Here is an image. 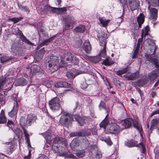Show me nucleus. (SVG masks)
<instances>
[{
	"label": "nucleus",
	"mask_w": 159,
	"mask_h": 159,
	"mask_svg": "<svg viewBox=\"0 0 159 159\" xmlns=\"http://www.w3.org/2000/svg\"><path fill=\"white\" fill-rule=\"evenodd\" d=\"M23 129L24 133L25 134V139L26 140V142L28 144V146H31L30 140L29 139V134H28L27 131L26 129L24 128V126H21Z\"/></svg>",
	"instance_id": "obj_27"
},
{
	"label": "nucleus",
	"mask_w": 159,
	"mask_h": 159,
	"mask_svg": "<svg viewBox=\"0 0 159 159\" xmlns=\"http://www.w3.org/2000/svg\"><path fill=\"white\" fill-rule=\"evenodd\" d=\"M107 127L109 132L113 134L118 133L121 130L119 128V126L115 123H112L111 125H108Z\"/></svg>",
	"instance_id": "obj_12"
},
{
	"label": "nucleus",
	"mask_w": 159,
	"mask_h": 159,
	"mask_svg": "<svg viewBox=\"0 0 159 159\" xmlns=\"http://www.w3.org/2000/svg\"><path fill=\"white\" fill-rule=\"evenodd\" d=\"M76 155L79 157H83L84 154V153L83 151L82 152H78L76 153Z\"/></svg>",
	"instance_id": "obj_53"
},
{
	"label": "nucleus",
	"mask_w": 159,
	"mask_h": 159,
	"mask_svg": "<svg viewBox=\"0 0 159 159\" xmlns=\"http://www.w3.org/2000/svg\"><path fill=\"white\" fill-rule=\"evenodd\" d=\"M74 118L78 122L79 125L80 126H82L83 125L84 123V120L82 118L80 117L78 115H75Z\"/></svg>",
	"instance_id": "obj_32"
},
{
	"label": "nucleus",
	"mask_w": 159,
	"mask_h": 159,
	"mask_svg": "<svg viewBox=\"0 0 159 159\" xmlns=\"http://www.w3.org/2000/svg\"><path fill=\"white\" fill-rule=\"evenodd\" d=\"M23 19V18L22 17H14L10 19V20L11 21L14 22V23H16L19 21Z\"/></svg>",
	"instance_id": "obj_47"
},
{
	"label": "nucleus",
	"mask_w": 159,
	"mask_h": 159,
	"mask_svg": "<svg viewBox=\"0 0 159 159\" xmlns=\"http://www.w3.org/2000/svg\"><path fill=\"white\" fill-rule=\"evenodd\" d=\"M54 151L56 153H59L61 155H63L65 152V148L62 146H59V147L54 146L53 148Z\"/></svg>",
	"instance_id": "obj_19"
},
{
	"label": "nucleus",
	"mask_w": 159,
	"mask_h": 159,
	"mask_svg": "<svg viewBox=\"0 0 159 159\" xmlns=\"http://www.w3.org/2000/svg\"><path fill=\"white\" fill-rule=\"evenodd\" d=\"M120 2L123 4H125L127 1V0H119Z\"/></svg>",
	"instance_id": "obj_63"
},
{
	"label": "nucleus",
	"mask_w": 159,
	"mask_h": 159,
	"mask_svg": "<svg viewBox=\"0 0 159 159\" xmlns=\"http://www.w3.org/2000/svg\"><path fill=\"white\" fill-rule=\"evenodd\" d=\"M14 132L16 134V136L18 137V138L20 139L21 138L22 135V132L21 130L18 128H16L14 129L13 130Z\"/></svg>",
	"instance_id": "obj_35"
},
{
	"label": "nucleus",
	"mask_w": 159,
	"mask_h": 159,
	"mask_svg": "<svg viewBox=\"0 0 159 159\" xmlns=\"http://www.w3.org/2000/svg\"><path fill=\"white\" fill-rule=\"evenodd\" d=\"M71 137H74L75 136H80V132H72L70 134Z\"/></svg>",
	"instance_id": "obj_54"
},
{
	"label": "nucleus",
	"mask_w": 159,
	"mask_h": 159,
	"mask_svg": "<svg viewBox=\"0 0 159 159\" xmlns=\"http://www.w3.org/2000/svg\"><path fill=\"white\" fill-rule=\"evenodd\" d=\"M11 78H7L6 76H2L0 77V90H2L5 85L7 83L9 84L8 81L9 80L10 81Z\"/></svg>",
	"instance_id": "obj_17"
},
{
	"label": "nucleus",
	"mask_w": 159,
	"mask_h": 159,
	"mask_svg": "<svg viewBox=\"0 0 159 159\" xmlns=\"http://www.w3.org/2000/svg\"><path fill=\"white\" fill-rule=\"evenodd\" d=\"M64 59L66 61L67 63L76 65L79 63V61L78 58L69 52H67L65 53Z\"/></svg>",
	"instance_id": "obj_6"
},
{
	"label": "nucleus",
	"mask_w": 159,
	"mask_h": 159,
	"mask_svg": "<svg viewBox=\"0 0 159 159\" xmlns=\"http://www.w3.org/2000/svg\"><path fill=\"white\" fill-rule=\"evenodd\" d=\"M18 6L19 8L21 10L26 11L27 12H29L30 10L27 7L19 4H18Z\"/></svg>",
	"instance_id": "obj_45"
},
{
	"label": "nucleus",
	"mask_w": 159,
	"mask_h": 159,
	"mask_svg": "<svg viewBox=\"0 0 159 159\" xmlns=\"http://www.w3.org/2000/svg\"><path fill=\"white\" fill-rule=\"evenodd\" d=\"M66 9L65 7L61 8H55L54 13L60 14L66 12Z\"/></svg>",
	"instance_id": "obj_37"
},
{
	"label": "nucleus",
	"mask_w": 159,
	"mask_h": 159,
	"mask_svg": "<svg viewBox=\"0 0 159 159\" xmlns=\"http://www.w3.org/2000/svg\"><path fill=\"white\" fill-rule=\"evenodd\" d=\"M158 77L157 72L156 70H154L151 72L148 75V77L151 82L155 80Z\"/></svg>",
	"instance_id": "obj_23"
},
{
	"label": "nucleus",
	"mask_w": 159,
	"mask_h": 159,
	"mask_svg": "<svg viewBox=\"0 0 159 159\" xmlns=\"http://www.w3.org/2000/svg\"><path fill=\"white\" fill-rule=\"evenodd\" d=\"M38 159H48V157L44 155H42L39 157Z\"/></svg>",
	"instance_id": "obj_59"
},
{
	"label": "nucleus",
	"mask_w": 159,
	"mask_h": 159,
	"mask_svg": "<svg viewBox=\"0 0 159 159\" xmlns=\"http://www.w3.org/2000/svg\"><path fill=\"white\" fill-rule=\"evenodd\" d=\"M7 119L5 116V112L2 110L0 114V124H4L7 122Z\"/></svg>",
	"instance_id": "obj_29"
},
{
	"label": "nucleus",
	"mask_w": 159,
	"mask_h": 159,
	"mask_svg": "<svg viewBox=\"0 0 159 159\" xmlns=\"http://www.w3.org/2000/svg\"><path fill=\"white\" fill-rule=\"evenodd\" d=\"M67 157H69V158H73L75 157L72 154H70L69 155H67Z\"/></svg>",
	"instance_id": "obj_62"
},
{
	"label": "nucleus",
	"mask_w": 159,
	"mask_h": 159,
	"mask_svg": "<svg viewBox=\"0 0 159 159\" xmlns=\"http://www.w3.org/2000/svg\"><path fill=\"white\" fill-rule=\"evenodd\" d=\"M91 129L81 130L80 132V136H88L91 134Z\"/></svg>",
	"instance_id": "obj_25"
},
{
	"label": "nucleus",
	"mask_w": 159,
	"mask_h": 159,
	"mask_svg": "<svg viewBox=\"0 0 159 159\" xmlns=\"http://www.w3.org/2000/svg\"><path fill=\"white\" fill-rule=\"evenodd\" d=\"M151 18L154 20H156L157 17V10L155 8H152L150 10Z\"/></svg>",
	"instance_id": "obj_21"
},
{
	"label": "nucleus",
	"mask_w": 159,
	"mask_h": 159,
	"mask_svg": "<svg viewBox=\"0 0 159 159\" xmlns=\"http://www.w3.org/2000/svg\"><path fill=\"white\" fill-rule=\"evenodd\" d=\"M82 145H83L85 148H87V147L89 146V144H90L89 142V141L86 138H84L82 140L81 142Z\"/></svg>",
	"instance_id": "obj_40"
},
{
	"label": "nucleus",
	"mask_w": 159,
	"mask_h": 159,
	"mask_svg": "<svg viewBox=\"0 0 159 159\" xmlns=\"http://www.w3.org/2000/svg\"><path fill=\"white\" fill-rule=\"evenodd\" d=\"M55 86L56 87H70V84L65 82H59L55 84Z\"/></svg>",
	"instance_id": "obj_24"
},
{
	"label": "nucleus",
	"mask_w": 159,
	"mask_h": 159,
	"mask_svg": "<svg viewBox=\"0 0 159 159\" xmlns=\"http://www.w3.org/2000/svg\"><path fill=\"white\" fill-rule=\"evenodd\" d=\"M159 123V120L157 118H154L151 120V122L150 129L153 127L156 126Z\"/></svg>",
	"instance_id": "obj_39"
},
{
	"label": "nucleus",
	"mask_w": 159,
	"mask_h": 159,
	"mask_svg": "<svg viewBox=\"0 0 159 159\" xmlns=\"http://www.w3.org/2000/svg\"><path fill=\"white\" fill-rule=\"evenodd\" d=\"M157 114H159V109L153 112L151 114V117H152L153 115Z\"/></svg>",
	"instance_id": "obj_56"
},
{
	"label": "nucleus",
	"mask_w": 159,
	"mask_h": 159,
	"mask_svg": "<svg viewBox=\"0 0 159 159\" xmlns=\"http://www.w3.org/2000/svg\"><path fill=\"white\" fill-rule=\"evenodd\" d=\"M31 72L32 74H40L43 72L42 69L38 65H34L31 67Z\"/></svg>",
	"instance_id": "obj_14"
},
{
	"label": "nucleus",
	"mask_w": 159,
	"mask_h": 159,
	"mask_svg": "<svg viewBox=\"0 0 159 159\" xmlns=\"http://www.w3.org/2000/svg\"><path fill=\"white\" fill-rule=\"evenodd\" d=\"M88 86V84L86 83L85 80H83L82 82L81 83L80 87L82 89H85L87 88Z\"/></svg>",
	"instance_id": "obj_51"
},
{
	"label": "nucleus",
	"mask_w": 159,
	"mask_h": 159,
	"mask_svg": "<svg viewBox=\"0 0 159 159\" xmlns=\"http://www.w3.org/2000/svg\"><path fill=\"white\" fill-rule=\"evenodd\" d=\"M138 56V53L134 52L133 55L132 57L133 58H136Z\"/></svg>",
	"instance_id": "obj_61"
},
{
	"label": "nucleus",
	"mask_w": 159,
	"mask_h": 159,
	"mask_svg": "<svg viewBox=\"0 0 159 159\" xmlns=\"http://www.w3.org/2000/svg\"><path fill=\"white\" fill-rule=\"evenodd\" d=\"M121 125L123 126L121 130L124 129L128 128L130 127L132 125L134 127L136 128L139 132H141L142 129L141 125L139 123L138 119L133 120L130 118H128L122 120L120 123Z\"/></svg>",
	"instance_id": "obj_2"
},
{
	"label": "nucleus",
	"mask_w": 159,
	"mask_h": 159,
	"mask_svg": "<svg viewBox=\"0 0 159 159\" xmlns=\"http://www.w3.org/2000/svg\"><path fill=\"white\" fill-rule=\"evenodd\" d=\"M18 111V103L17 101H15L12 110L8 113L10 117H13L17 114Z\"/></svg>",
	"instance_id": "obj_16"
},
{
	"label": "nucleus",
	"mask_w": 159,
	"mask_h": 159,
	"mask_svg": "<svg viewBox=\"0 0 159 159\" xmlns=\"http://www.w3.org/2000/svg\"><path fill=\"white\" fill-rule=\"evenodd\" d=\"M18 85L19 86H24L26 85L27 83L26 80L23 78L19 79L18 80Z\"/></svg>",
	"instance_id": "obj_42"
},
{
	"label": "nucleus",
	"mask_w": 159,
	"mask_h": 159,
	"mask_svg": "<svg viewBox=\"0 0 159 159\" xmlns=\"http://www.w3.org/2000/svg\"><path fill=\"white\" fill-rule=\"evenodd\" d=\"M11 52L16 55L20 56L22 53V48L21 45L17 43L12 44L11 46Z\"/></svg>",
	"instance_id": "obj_11"
},
{
	"label": "nucleus",
	"mask_w": 159,
	"mask_h": 159,
	"mask_svg": "<svg viewBox=\"0 0 159 159\" xmlns=\"http://www.w3.org/2000/svg\"><path fill=\"white\" fill-rule=\"evenodd\" d=\"M146 58L150 62H152L153 61V59L152 56L149 54L146 55Z\"/></svg>",
	"instance_id": "obj_52"
},
{
	"label": "nucleus",
	"mask_w": 159,
	"mask_h": 159,
	"mask_svg": "<svg viewBox=\"0 0 159 159\" xmlns=\"http://www.w3.org/2000/svg\"><path fill=\"white\" fill-rule=\"evenodd\" d=\"M101 59L100 56L99 55H98L96 56L92 57L91 60L92 61L93 63H96L99 61Z\"/></svg>",
	"instance_id": "obj_43"
},
{
	"label": "nucleus",
	"mask_w": 159,
	"mask_h": 159,
	"mask_svg": "<svg viewBox=\"0 0 159 159\" xmlns=\"http://www.w3.org/2000/svg\"><path fill=\"white\" fill-rule=\"evenodd\" d=\"M13 122L11 120H8L7 122V124L8 125H11L13 124Z\"/></svg>",
	"instance_id": "obj_64"
},
{
	"label": "nucleus",
	"mask_w": 159,
	"mask_h": 159,
	"mask_svg": "<svg viewBox=\"0 0 159 159\" xmlns=\"http://www.w3.org/2000/svg\"><path fill=\"white\" fill-rule=\"evenodd\" d=\"M99 20L100 23L102 25L103 27H106L110 20H107L102 17H99Z\"/></svg>",
	"instance_id": "obj_34"
},
{
	"label": "nucleus",
	"mask_w": 159,
	"mask_h": 159,
	"mask_svg": "<svg viewBox=\"0 0 159 159\" xmlns=\"http://www.w3.org/2000/svg\"><path fill=\"white\" fill-rule=\"evenodd\" d=\"M16 30L17 31L16 32V33L20 36V38L22 41L28 44L31 45H34V43H31L26 38V37L23 35L22 32L18 28H16Z\"/></svg>",
	"instance_id": "obj_13"
},
{
	"label": "nucleus",
	"mask_w": 159,
	"mask_h": 159,
	"mask_svg": "<svg viewBox=\"0 0 159 159\" xmlns=\"http://www.w3.org/2000/svg\"><path fill=\"white\" fill-rule=\"evenodd\" d=\"M99 108L100 110L102 109H106V104L103 101H101L99 105Z\"/></svg>",
	"instance_id": "obj_50"
},
{
	"label": "nucleus",
	"mask_w": 159,
	"mask_h": 159,
	"mask_svg": "<svg viewBox=\"0 0 159 159\" xmlns=\"http://www.w3.org/2000/svg\"><path fill=\"white\" fill-rule=\"evenodd\" d=\"M137 143H138L137 141L132 139L127 142L125 145L129 147H136L141 148L142 150V152L143 153H144L145 150V147L144 145L142 143H140L139 144Z\"/></svg>",
	"instance_id": "obj_10"
},
{
	"label": "nucleus",
	"mask_w": 159,
	"mask_h": 159,
	"mask_svg": "<svg viewBox=\"0 0 159 159\" xmlns=\"http://www.w3.org/2000/svg\"><path fill=\"white\" fill-rule=\"evenodd\" d=\"M144 36V30H142L141 31V38H139L138 40L137 44V47H139L140 45L142 42L143 37Z\"/></svg>",
	"instance_id": "obj_46"
},
{
	"label": "nucleus",
	"mask_w": 159,
	"mask_h": 159,
	"mask_svg": "<svg viewBox=\"0 0 159 159\" xmlns=\"http://www.w3.org/2000/svg\"><path fill=\"white\" fill-rule=\"evenodd\" d=\"M36 119V116L34 114H30L28 115L26 120L24 117H21L20 120V124L21 126L27 127L35 122Z\"/></svg>",
	"instance_id": "obj_5"
},
{
	"label": "nucleus",
	"mask_w": 159,
	"mask_h": 159,
	"mask_svg": "<svg viewBox=\"0 0 159 159\" xmlns=\"http://www.w3.org/2000/svg\"><path fill=\"white\" fill-rule=\"evenodd\" d=\"M159 84V80L155 83V84L154 85L152 88V89L154 90V89Z\"/></svg>",
	"instance_id": "obj_60"
},
{
	"label": "nucleus",
	"mask_w": 159,
	"mask_h": 159,
	"mask_svg": "<svg viewBox=\"0 0 159 159\" xmlns=\"http://www.w3.org/2000/svg\"><path fill=\"white\" fill-rule=\"evenodd\" d=\"M127 68H125L123 69L118 70L116 71V73L117 75L120 76L121 75L127 73Z\"/></svg>",
	"instance_id": "obj_44"
},
{
	"label": "nucleus",
	"mask_w": 159,
	"mask_h": 159,
	"mask_svg": "<svg viewBox=\"0 0 159 159\" xmlns=\"http://www.w3.org/2000/svg\"><path fill=\"white\" fill-rule=\"evenodd\" d=\"M55 36H52L48 39L46 40L42 43H41L39 45V46L42 47L43 45H47L51 41H52L54 38Z\"/></svg>",
	"instance_id": "obj_36"
},
{
	"label": "nucleus",
	"mask_w": 159,
	"mask_h": 159,
	"mask_svg": "<svg viewBox=\"0 0 159 159\" xmlns=\"http://www.w3.org/2000/svg\"><path fill=\"white\" fill-rule=\"evenodd\" d=\"M49 104L50 109L53 111L59 110L61 107L59 99L57 97L54 98L50 101L49 102Z\"/></svg>",
	"instance_id": "obj_9"
},
{
	"label": "nucleus",
	"mask_w": 159,
	"mask_h": 159,
	"mask_svg": "<svg viewBox=\"0 0 159 159\" xmlns=\"http://www.w3.org/2000/svg\"><path fill=\"white\" fill-rule=\"evenodd\" d=\"M54 144H60L65 145L67 143L65 139L60 137H56L52 139Z\"/></svg>",
	"instance_id": "obj_15"
},
{
	"label": "nucleus",
	"mask_w": 159,
	"mask_h": 159,
	"mask_svg": "<svg viewBox=\"0 0 159 159\" xmlns=\"http://www.w3.org/2000/svg\"><path fill=\"white\" fill-rule=\"evenodd\" d=\"M108 115H107L105 119H104L100 124V127H102L104 129H106V128L109 123V120L107 117Z\"/></svg>",
	"instance_id": "obj_31"
},
{
	"label": "nucleus",
	"mask_w": 159,
	"mask_h": 159,
	"mask_svg": "<svg viewBox=\"0 0 159 159\" xmlns=\"http://www.w3.org/2000/svg\"><path fill=\"white\" fill-rule=\"evenodd\" d=\"M47 57L48 58V59H49L48 61V69L52 73L57 70L60 67H64L66 66V63L62 60L61 61L62 64L60 65L58 57L53 54L51 55L50 57H47Z\"/></svg>",
	"instance_id": "obj_1"
},
{
	"label": "nucleus",
	"mask_w": 159,
	"mask_h": 159,
	"mask_svg": "<svg viewBox=\"0 0 159 159\" xmlns=\"http://www.w3.org/2000/svg\"><path fill=\"white\" fill-rule=\"evenodd\" d=\"M85 30V27L84 25H80L76 27L74 30V31L76 32H84Z\"/></svg>",
	"instance_id": "obj_30"
},
{
	"label": "nucleus",
	"mask_w": 159,
	"mask_h": 159,
	"mask_svg": "<svg viewBox=\"0 0 159 159\" xmlns=\"http://www.w3.org/2000/svg\"><path fill=\"white\" fill-rule=\"evenodd\" d=\"M75 22V20L73 17L68 16L66 17L65 25L63 27V31H65L72 29Z\"/></svg>",
	"instance_id": "obj_8"
},
{
	"label": "nucleus",
	"mask_w": 159,
	"mask_h": 159,
	"mask_svg": "<svg viewBox=\"0 0 159 159\" xmlns=\"http://www.w3.org/2000/svg\"><path fill=\"white\" fill-rule=\"evenodd\" d=\"M61 116L59 122L62 125L68 127L74 120L73 115L67 112H64Z\"/></svg>",
	"instance_id": "obj_3"
},
{
	"label": "nucleus",
	"mask_w": 159,
	"mask_h": 159,
	"mask_svg": "<svg viewBox=\"0 0 159 159\" xmlns=\"http://www.w3.org/2000/svg\"><path fill=\"white\" fill-rule=\"evenodd\" d=\"M79 141L77 138L74 139L70 144V146L72 150L75 151L77 150V148L79 146Z\"/></svg>",
	"instance_id": "obj_22"
},
{
	"label": "nucleus",
	"mask_w": 159,
	"mask_h": 159,
	"mask_svg": "<svg viewBox=\"0 0 159 159\" xmlns=\"http://www.w3.org/2000/svg\"><path fill=\"white\" fill-rule=\"evenodd\" d=\"M43 136L46 140V143L49 144L51 142V133L49 131H47L43 134Z\"/></svg>",
	"instance_id": "obj_26"
},
{
	"label": "nucleus",
	"mask_w": 159,
	"mask_h": 159,
	"mask_svg": "<svg viewBox=\"0 0 159 159\" xmlns=\"http://www.w3.org/2000/svg\"><path fill=\"white\" fill-rule=\"evenodd\" d=\"M95 156L96 159H100L102 157V154L99 152H97Z\"/></svg>",
	"instance_id": "obj_55"
},
{
	"label": "nucleus",
	"mask_w": 159,
	"mask_h": 159,
	"mask_svg": "<svg viewBox=\"0 0 159 159\" xmlns=\"http://www.w3.org/2000/svg\"><path fill=\"white\" fill-rule=\"evenodd\" d=\"M55 7H52L49 5H46L44 6V10L46 11H52V12L54 13L55 10Z\"/></svg>",
	"instance_id": "obj_41"
},
{
	"label": "nucleus",
	"mask_w": 159,
	"mask_h": 159,
	"mask_svg": "<svg viewBox=\"0 0 159 159\" xmlns=\"http://www.w3.org/2000/svg\"><path fill=\"white\" fill-rule=\"evenodd\" d=\"M83 48L87 53H89L91 50V47L88 40H86L83 46Z\"/></svg>",
	"instance_id": "obj_20"
},
{
	"label": "nucleus",
	"mask_w": 159,
	"mask_h": 159,
	"mask_svg": "<svg viewBox=\"0 0 159 159\" xmlns=\"http://www.w3.org/2000/svg\"><path fill=\"white\" fill-rule=\"evenodd\" d=\"M5 96L3 94L0 93V102L3 101Z\"/></svg>",
	"instance_id": "obj_57"
},
{
	"label": "nucleus",
	"mask_w": 159,
	"mask_h": 159,
	"mask_svg": "<svg viewBox=\"0 0 159 159\" xmlns=\"http://www.w3.org/2000/svg\"><path fill=\"white\" fill-rule=\"evenodd\" d=\"M144 21V17L143 14H140L137 18V21L138 23L139 27L141 28V25L143 23Z\"/></svg>",
	"instance_id": "obj_28"
},
{
	"label": "nucleus",
	"mask_w": 159,
	"mask_h": 159,
	"mask_svg": "<svg viewBox=\"0 0 159 159\" xmlns=\"http://www.w3.org/2000/svg\"><path fill=\"white\" fill-rule=\"evenodd\" d=\"M75 22V20L73 17L68 16L66 17L65 25L63 27V31H65L72 29Z\"/></svg>",
	"instance_id": "obj_7"
},
{
	"label": "nucleus",
	"mask_w": 159,
	"mask_h": 159,
	"mask_svg": "<svg viewBox=\"0 0 159 159\" xmlns=\"http://www.w3.org/2000/svg\"><path fill=\"white\" fill-rule=\"evenodd\" d=\"M143 30H144V37H145L148 35V32L150 31V29L148 26H146Z\"/></svg>",
	"instance_id": "obj_49"
},
{
	"label": "nucleus",
	"mask_w": 159,
	"mask_h": 159,
	"mask_svg": "<svg viewBox=\"0 0 159 159\" xmlns=\"http://www.w3.org/2000/svg\"><path fill=\"white\" fill-rule=\"evenodd\" d=\"M66 76L70 79H73L76 76L75 73L72 70L67 72L66 74Z\"/></svg>",
	"instance_id": "obj_38"
},
{
	"label": "nucleus",
	"mask_w": 159,
	"mask_h": 159,
	"mask_svg": "<svg viewBox=\"0 0 159 159\" xmlns=\"http://www.w3.org/2000/svg\"><path fill=\"white\" fill-rule=\"evenodd\" d=\"M39 52L41 53V55H43L44 53L45 52V51L44 49V48H43L40 50L39 51Z\"/></svg>",
	"instance_id": "obj_58"
},
{
	"label": "nucleus",
	"mask_w": 159,
	"mask_h": 159,
	"mask_svg": "<svg viewBox=\"0 0 159 159\" xmlns=\"http://www.w3.org/2000/svg\"><path fill=\"white\" fill-rule=\"evenodd\" d=\"M129 3L131 9L132 11L137 9L139 6V2L138 0H132Z\"/></svg>",
	"instance_id": "obj_18"
},
{
	"label": "nucleus",
	"mask_w": 159,
	"mask_h": 159,
	"mask_svg": "<svg viewBox=\"0 0 159 159\" xmlns=\"http://www.w3.org/2000/svg\"><path fill=\"white\" fill-rule=\"evenodd\" d=\"M103 63L106 66H109L113 64V62L112 61H109L108 59H106L103 61Z\"/></svg>",
	"instance_id": "obj_48"
},
{
	"label": "nucleus",
	"mask_w": 159,
	"mask_h": 159,
	"mask_svg": "<svg viewBox=\"0 0 159 159\" xmlns=\"http://www.w3.org/2000/svg\"><path fill=\"white\" fill-rule=\"evenodd\" d=\"M107 34H105L102 33L98 36V38L100 43V45L103 47V49L99 55L103 58H105L106 56V39H107Z\"/></svg>",
	"instance_id": "obj_4"
},
{
	"label": "nucleus",
	"mask_w": 159,
	"mask_h": 159,
	"mask_svg": "<svg viewBox=\"0 0 159 159\" xmlns=\"http://www.w3.org/2000/svg\"><path fill=\"white\" fill-rule=\"evenodd\" d=\"M138 77V74L137 73H135L131 74L129 76H126V78L128 80H134Z\"/></svg>",
	"instance_id": "obj_33"
}]
</instances>
